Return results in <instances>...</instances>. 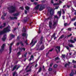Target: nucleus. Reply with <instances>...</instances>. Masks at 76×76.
I'll list each match as a JSON object with an SVG mask.
<instances>
[{
  "instance_id": "f257e3e1",
  "label": "nucleus",
  "mask_w": 76,
  "mask_h": 76,
  "mask_svg": "<svg viewBox=\"0 0 76 76\" xmlns=\"http://www.w3.org/2000/svg\"><path fill=\"white\" fill-rule=\"evenodd\" d=\"M53 21L51 20L49 22V26L50 28H51V27L53 28H56V26L57 25L58 21L57 20H54L53 23Z\"/></svg>"
},
{
  "instance_id": "f03ea898",
  "label": "nucleus",
  "mask_w": 76,
  "mask_h": 76,
  "mask_svg": "<svg viewBox=\"0 0 76 76\" xmlns=\"http://www.w3.org/2000/svg\"><path fill=\"white\" fill-rule=\"evenodd\" d=\"M9 31H10V27L9 26H8L6 28L4 29V31H0V35H2L3 34H4L5 32H9Z\"/></svg>"
},
{
  "instance_id": "7ed1b4c3",
  "label": "nucleus",
  "mask_w": 76,
  "mask_h": 76,
  "mask_svg": "<svg viewBox=\"0 0 76 76\" xmlns=\"http://www.w3.org/2000/svg\"><path fill=\"white\" fill-rule=\"evenodd\" d=\"M44 6L41 4H38L37 6L35 7V10H38V9H39V10L40 11H41V10H42L43 9H44Z\"/></svg>"
},
{
  "instance_id": "20e7f679",
  "label": "nucleus",
  "mask_w": 76,
  "mask_h": 76,
  "mask_svg": "<svg viewBox=\"0 0 76 76\" xmlns=\"http://www.w3.org/2000/svg\"><path fill=\"white\" fill-rule=\"evenodd\" d=\"M8 9L10 10L9 11V12L10 13H13V12H15L16 10V7L13 6L8 7Z\"/></svg>"
},
{
  "instance_id": "39448f33",
  "label": "nucleus",
  "mask_w": 76,
  "mask_h": 76,
  "mask_svg": "<svg viewBox=\"0 0 76 76\" xmlns=\"http://www.w3.org/2000/svg\"><path fill=\"white\" fill-rule=\"evenodd\" d=\"M37 42V39H33L31 42L30 43V45H32V46L31 47H33L34 45L35 44H36V42Z\"/></svg>"
},
{
  "instance_id": "423d86ee",
  "label": "nucleus",
  "mask_w": 76,
  "mask_h": 76,
  "mask_svg": "<svg viewBox=\"0 0 76 76\" xmlns=\"http://www.w3.org/2000/svg\"><path fill=\"white\" fill-rule=\"evenodd\" d=\"M42 40H43V37H41V38L40 39V41L37 44V45L36 46V48H39V44L40 45V44H42Z\"/></svg>"
},
{
  "instance_id": "0eeeda50",
  "label": "nucleus",
  "mask_w": 76,
  "mask_h": 76,
  "mask_svg": "<svg viewBox=\"0 0 76 76\" xmlns=\"http://www.w3.org/2000/svg\"><path fill=\"white\" fill-rule=\"evenodd\" d=\"M56 51V52L58 53V51L59 52H60V47L59 46H56L55 49Z\"/></svg>"
},
{
  "instance_id": "6e6552de",
  "label": "nucleus",
  "mask_w": 76,
  "mask_h": 76,
  "mask_svg": "<svg viewBox=\"0 0 76 76\" xmlns=\"http://www.w3.org/2000/svg\"><path fill=\"white\" fill-rule=\"evenodd\" d=\"M5 46V44H4L1 47V49L0 50V52H2V51H4V46Z\"/></svg>"
},
{
  "instance_id": "1a4fd4ad",
  "label": "nucleus",
  "mask_w": 76,
  "mask_h": 76,
  "mask_svg": "<svg viewBox=\"0 0 76 76\" xmlns=\"http://www.w3.org/2000/svg\"><path fill=\"white\" fill-rule=\"evenodd\" d=\"M13 44V43L12 42L10 45V47H9V49L10 50V53L12 52V46Z\"/></svg>"
},
{
  "instance_id": "9d476101",
  "label": "nucleus",
  "mask_w": 76,
  "mask_h": 76,
  "mask_svg": "<svg viewBox=\"0 0 76 76\" xmlns=\"http://www.w3.org/2000/svg\"><path fill=\"white\" fill-rule=\"evenodd\" d=\"M74 40H73L72 39H70L69 40H68V42H71V43H75V41H76V39L75 38L74 39Z\"/></svg>"
},
{
  "instance_id": "9b49d317",
  "label": "nucleus",
  "mask_w": 76,
  "mask_h": 76,
  "mask_svg": "<svg viewBox=\"0 0 76 76\" xmlns=\"http://www.w3.org/2000/svg\"><path fill=\"white\" fill-rule=\"evenodd\" d=\"M3 13L4 15H2L1 19H2V20H4V16H6V13H4V11L3 12Z\"/></svg>"
},
{
  "instance_id": "f8f14e48",
  "label": "nucleus",
  "mask_w": 76,
  "mask_h": 76,
  "mask_svg": "<svg viewBox=\"0 0 76 76\" xmlns=\"http://www.w3.org/2000/svg\"><path fill=\"white\" fill-rule=\"evenodd\" d=\"M6 39V35L5 34L4 35L3 37L2 38V40L3 41H4Z\"/></svg>"
},
{
  "instance_id": "ddd939ff",
  "label": "nucleus",
  "mask_w": 76,
  "mask_h": 76,
  "mask_svg": "<svg viewBox=\"0 0 76 76\" xmlns=\"http://www.w3.org/2000/svg\"><path fill=\"white\" fill-rule=\"evenodd\" d=\"M29 18L27 17H25L24 18V22H26L28 20H29Z\"/></svg>"
},
{
  "instance_id": "4468645a",
  "label": "nucleus",
  "mask_w": 76,
  "mask_h": 76,
  "mask_svg": "<svg viewBox=\"0 0 76 76\" xmlns=\"http://www.w3.org/2000/svg\"><path fill=\"white\" fill-rule=\"evenodd\" d=\"M50 15H53L54 14V10H53L52 9H51L50 11Z\"/></svg>"
},
{
  "instance_id": "2eb2a0df",
  "label": "nucleus",
  "mask_w": 76,
  "mask_h": 76,
  "mask_svg": "<svg viewBox=\"0 0 76 76\" xmlns=\"http://www.w3.org/2000/svg\"><path fill=\"white\" fill-rule=\"evenodd\" d=\"M14 37H15V35L11 34H10V40H11V39H12L13 38H14Z\"/></svg>"
},
{
  "instance_id": "dca6fc26",
  "label": "nucleus",
  "mask_w": 76,
  "mask_h": 76,
  "mask_svg": "<svg viewBox=\"0 0 76 76\" xmlns=\"http://www.w3.org/2000/svg\"><path fill=\"white\" fill-rule=\"evenodd\" d=\"M57 14L59 15V18H60L61 15V10L60 11L58 12Z\"/></svg>"
},
{
  "instance_id": "f3484780",
  "label": "nucleus",
  "mask_w": 76,
  "mask_h": 76,
  "mask_svg": "<svg viewBox=\"0 0 76 76\" xmlns=\"http://www.w3.org/2000/svg\"><path fill=\"white\" fill-rule=\"evenodd\" d=\"M10 19L13 20V19H18V18L16 17H10Z\"/></svg>"
},
{
  "instance_id": "a211bd4d",
  "label": "nucleus",
  "mask_w": 76,
  "mask_h": 76,
  "mask_svg": "<svg viewBox=\"0 0 76 76\" xmlns=\"http://www.w3.org/2000/svg\"><path fill=\"white\" fill-rule=\"evenodd\" d=\"M3 26H0V28L1 29L3 28L5 26H6V23H4L3 24Z\"/></svg>"
},
{
  "instance_id": "6ab92c4d",
  "label": "nucleus",
  "mask_w": 76,
  "mask_h": 76,
  "mask_svg": "<svg viewBox=\"0 0 76 76\" xmlns=\"http://www.w3.org/2000/svg\"><path fill=\"white\" fill-rule=\"evenodd\" d=\"M13 76H18V73H16V72H14L13 74Z\"/></svg>"
},
{
  "instance_id": "aec40b11",
  "label": "nucleus",
  "mask_w": 76,
  "mask_h": 76,
  "mask_svg": "<svg viewBox=\"0 0 76 76\" xmlns=\"http://www.w3.org/2000/svg\"><path fill=\"white\" fill-rule=\"evenodd\" d=\"M58 19V17L57 16V15H56L54 16V20H55V19Z\"/></svg>"
},
{
  "instance_id": "412c9836",
  "label": "nucleus",
  "mask_w": 76,
  "mask_h": 76,
  "mask_svg": "<svg viewBox=\"0 0 76 76\" xmlns=\"http://www.w3.org/2000/svg\"><path fill=\"white\" fill-rule=\"evenodd\" d=\"M43 49H44V45H42L41 48H40V50H43Z\"/></svg>"
},
{
  "instance_id": "4be33fe9",
  "label": "nucleus",
  "mask_w": 76,
  "mask_h": 76,
  "mask_svg": "<svg viewBox=\"0 0 76 76\" xmlns=\"http://www.w3.org/2000/svg\"><path fill=\"white\" fill-rule=\"evenodd\" d=\"M18 67V65H15V66L13 67V69L12 70V71H13V70H15V69H16V67Z\"/></svg>"
},
{
  "instance_id": "5701e85b",
  "label": "nucleus",
  "mask_w": 76,
  "mask_h": 76,
  "mask_svg": "<svg viewBox=\"0 0 76 76\" xmlns=\"http://www.w3.org/2000/svg\"><path fill=\"white\" fill-rule=\"evenodd\" d=\"M74 75H75V73L73 72H72L70 74V76H73Z\"/></svg>"
},
{
  "instance_id": "b1692460",
  "label": "nucleus",
  "mask_w": 76,
  "mask_h": 76,
  "mask_svg": "<svg viewBox=\"0 0 76 76\" xmlns=\"http://www.w3.org/2000/svg\"><path fill=\"white\" fill-rule=\"evenodd\" d=\"M19 50H20V51H22V50H23V51L25 50V48H19Z\"/></svg>"
},
{
  "instance_id": "393cba45",
  "label": "nucleus",
  "mask_w": 76,
  "mask_h": 76,
  "mask_svg": "<svg viewBox=\"0 0 76 76\" xmlns=\"http://www.w3.org/2000/svg\"><path fill=\"white\" fill-rule=\"evenodd\" d=\"M28 34L26 33H23L22 34L23 37H25L26 36H27Z\"/></svg>"
},
{
  "instance_id": "a878e982",
  "label": "nucleus",
  "mask_w": 76,
  "mask_h": 76,
  "mask_svg": "<svg viewBox=\"0 0 76 76\" xmlns=\"http://www.w3.org/2000/svg\"><path fill=\"white\" fill-rule=\"evenodd\" d=\"M13 16H17L19 15V13H17L15 14H13Z\"/></svg>"
},
{
  "instance_id": "bb28decb",
  "label": "nucleus",
  "mask_w": 76,
  "mask_h": 76,
  "mask_svg": "<svg viewBox=\"0 0 76 76\" xmlns=\"http://www.w3.org/2000/svg\"><path fill=\"white\" fill-rule=\"evenodd\" d=\"M68 64H66L65 65V67H67V66H69L70 64V62H68Z\"/></svg>"
},
{
  "instance_id": "cd10ccee",
  "label": "nucleus",
  "mask_w": 76,
  "mask_h": 76,
  "mask_svg": "<svg viewBox=\"0 0 76 76\" xmlns=\"http://www.w3.org/2000/svg\"><path fill=\"white\" fill-rule=\"evenodd\" d=\"M23 32H26V30L25 29V28L23 27Z\"/></svg>"
},
{
  "instance_id": "c85d7f7f",
  "label": "nucleus",
  "mask_w": 76,
  "mask_h": 76,
  "mask_svg": "<svg viewBox=\"0 0 76 76\" xmlns=\"http://www.w3.org/2000/svg\"><path fill=\"white\" fill-rule=\"evenodd\" d=\"M62 58L64 60V59L65 58V55H62Z\"/></svg>"
},
{
  "instance_id": "c756f323",
  "label": "nucleus",
  "mask_w": 76,
  "mask_h": 76,
  "mask_svg": "<svg viewBox=\"0 0 76 76\" xmlns=\"http://www.w3.org/2000/svg\"><path fill=\"white\" fill-rule=\"evenodd\" d=\"M68 45L69 47H74L73 45L72 44H70Z\"/></svg>"
},
{
  "instance_id": "7c9ffc66",
  "label": "nucleus",
  "mask_w": 76,
  "mask_h": 76,
  "mask_svg": "<svg viewBox=\"0 0 76 76\" xmlns=\"http://www.w3.org/2000/svg\"><path fill=\"white\" fill-rule=\"evenodd\" d=\"M48 19L51 20H52V19H53V18H52V17H49L48 19H47L46 20H48Z\"/></svg>"
},
{
  "instance_id": "2f4dec72",
  "label": "nucleus",
  "mask_w": 76,
  "mask_h": 76,
  "mask_svg": "<svg viewBox=\"0 0 76 76\" xmlns=\"http://www.w3.org/2000/svg\"><path fill=\"white\" fill-rule=\"evenodd\" d=\"M70 24V23H69V24L67 23H64V26H67V25H69Z\"/></svg>"
},
{
  "instance_id": "473e14b6",
  "label": "nucleus",
  "mask_w": 76,
  "mask_h": 76,
  "mask_svg": "<svg viewBox=\"0 0 76 76\" xmlns=\"http://www.w3.org/2000/svg\"><path fill=\"white\" fill-rule=\"evenodd\" d=\"M25 9H26V10H29V7L26 6L25 7Z\"/></svg>"
},
{
  "instance_id": "72a5a7b5",
  "label": "nucleus",
  "mask_w": 76,
  "mask_h": 76,
  "mask_svg": "<svg viewBox=\"0 0 76 76\" xmlns=\"http://www.w3.org/2000/svg\"><path fill=\"white\" fill-rule=\"evenodd\" d=\"M63 37H64V35H62V36H61V37H60L59 38V39H61V38H63Z\"/></svg>"
},
{
  "instance_id": "f704fd0d",
  "label": "nucleus",
  "mask_w": 76,
  "mask_h": 76,
  "mask_svg": "<svg viewBox=\"0 0 76 76\" xmlns=\"http://www.w3.org/2000/svg\"><path fill=\"white\" fill-rule=\"evenodd\" d=\"M62 14L63 15H64V13H65V12H64V10H63V9H62Z\"/></svg>"
},
{
  "instance_id": "c9c22d12",
  "label": "nucleus",
  "mask_w": 76,
  "mask_h": 76,
  "mask_svg": "<svg viewBox=\"0 0 76 76\" xmlns=\"http://www.w3.org/2000/svg\"><path fill=\"white\" fill-rule=\"evenodd\" d=\"M20 9H21V10H23V7H20Z\"/></svg>"
},
{
  "instance_id": "e433bc0d",
  "label": "nucleus",
  "mask_w": 76,
  "mask_h": 76,
  "mask_svg": "<svg viewBox=\"0 0 76 76\" xmlns=\"http://www.w3.org/2000/svg\"><path fill=\"white\" fill-rule=\"evenodd\" d=\"M76 20V18H74L72 20V21H74V20Z\"/></svg>"
},
{
  "instance_id": "4c0bfd02",
  "label": "nucleus",
  "mask_w": 76,
  "mask_h": 76,
  "mask_svg": "<svg viewBox=\"0 0 76 76\" xmlns=\"http://www.w3.org/2000/svg\"><path fill=\"white\" fill-rule=\"evenodd\" d=\"M57 67V65L55 64L54 66V67L55 68H56Z\"/></svg>"
},
{
  "instance_id": "58836bf2",
  "label": "nucleus",
  "mask_w": 76,
  "mask_h": 76,
  "mask_svg": "<svg viewBox=\"0 0 76 76\" xmlns=\"http://www.w3.org/2000/svg\"><path fill=\"white\" fill-rule=\"evenodd\" d=\"M42 69H41V68H40L39 70V72H40L41 71V70Z\"/></svg>"
},
{
  "instance_id": "ea45409f",
  "label": "nucleus",
  "mask_w": 76,
  "mask_h": 76,
  "mask_svg": "<svg viewBox=\"0 0 76 76\" xmlns=\"http://www.w3.org/2000/svg\"><path fill=\"white\" fill-rule=\"evenodd\" d=\"M59 4H57L55 3L53 4V6H55V5H58Z\"/></svg>"
},
{
  "instance_id": "a19ab883",
  "label": "nucleus",
  "mask_w": 76,
  "mask_h": 76,
  "mask_svg": "<svg viewBox=\"0 0 76 76\" xmlns=\"http://www.w3.org/2000/svg\"><path fill=\"white\" fill-rule=\"evenodd\" d=\"M49 70L50 71H52V69L49 68Z\"/></svg>"
},
{
  "instance_id": "79ce46f5",
  "label": "nucleus",
  "mask_w": 76,
  "mask_h": 76,
  "mask_svg": "<svg viewBox=\"0 0 76 76\" xmlns=\"http://www.w3.org/2000/svg\"><path fill=\"white\" fill-rule=\"evenodd\" d=\"M72 29H71V28H69L68 29V31H71Z\"/></svg>"
},
{
  "instance_id": "37998d69",
  "label": "nucleus",
  "mask_w": 76,
  "mask_h": 76,
  "mask_svg": "<svg viewBox=\"0 0 76 76\" xmlns=\"http://www.w3.org/2000/svg\"><path fill=\"white\" fill-rule=\"evenodd\" d=\"M31 69H30L29 70H28L27 71V72H31Z\"/></svg>"
},
{
  "instance_id": "c03bdc74",
  "label": "nucleus",
  "mask_w": 76,
  "mask_h": 76,
  "mask_svg": "<svg viewBox=\"0 0 76 76\" xmlns=\"http://www.w3.org/2000/svg\"><path fill=\"white\" fill-rule=\"evenodd\" d=\"M65 47L67 49V50H69V48L67 46H66Z\"/></svg>"
},
{
  "instance_id": "a18cd8bd",
  "label": "nucleus",
  "mask_w": 76,
  "mask_h": 76,
  "mask_svg": "<svg viewBox=\"0 0 76 76\" xmlns=\"http://www.w3.org/2000/svg\"><path fill=\"white\" fill-rule=\"evenodd\" d=\"M27 41H28V40L26 39V41L25 42L26 43V45H28V43H26V42H27Z\"/></svg>"
},
{
  "instance_id": "49530a36",
  "label": "nucleus",
  "mask_w": 76,
  "mask_h": 76,
  "mask_svg": "<svg viewBox=\"0 0 76 76\" xmlns=\"http://www.w3.org/2000/svg\"><path fill=\"white\" fill-rule=\"evenodd\" d=\"M20 44H21V45L22 46H23V43H22V42H21L20 43Z\"/></svg>"
},
{
  "instance_id": "de8ad7c7",
  "label": "nucleus",
  "mask_w": 76,
  "mask_h": 76,
  "mask_svg": "<svg viewBox=\"0 0 76 76\" xmlns=\"http://www.w3.org/2000/svg\"><path fill=\"white\" fill-rule=\"evenodd\" d=\"M17 54L18 55H20V52H18V53H17Z\"/></svg>"
},
{
  "instance_id": "09e8293b",
  "label": "nucleus",
  "mask_w": 76,
  "mask_h": 76,
  "mask_svg": "<svg viewBox=\"0 0 76 76\" xmlns=\"http://www.w3.org/2000/svg\"><path fill=\"white\" fill-rule=\"evenodd\" d=\"M72 12H74V11H75V9L73 8H72Z\"/></svg>"
},
{
  "instance_id": "8fccbe9b",
  "label": "nucleus",
  "mask_w": 76,
  "mask_h": 76,
  "mask_svg": "<svg viewBox=\"0 0 76 76\" xmlns=\"http://www.w3.org/2000/svg\"><path fill=\"white\" fill-rule=\"evenodd\" d=\"M72 34H71L70 35H68V37H70V36H72Z\"/></svg>"
},
{
  "instance_id": "3c124183",
  "label": "nucleus",
  "mask_w": 76,
  "mask_h": 76,
  "mask_svg": "<svg viewBox=\"0 0 76 76\" xmlns=\"http://www.w3.org/2000/svg\"><path fill=\"white\" fill-rule=\"evenodd\" d=\"M39 31L38 32V33L39 34L41 32V31H40V27H39Z\"/></svg>"
},
{
  "instance_id": "603ef678",
  "label": "nucleus",
  "mask_w": 76,
  "mask_h": 76,
  "mask_svg": "<svg viewBox=\"0 0 76 76\" xmlns=\"http://www.w3.org/2000/svg\"><path fill=\"white\" fill-rule=\"evenodd\" d=\"M25 13H26V14H27L28 13V12H27V11L25 10Z\"/></svg>"
},
{
  "instance_id": "864d4df0",
  "label": "nucleus",
  "mask_w": 76,
  "mask_h": 76,
  "mask_svg": "<svg viewBox=\"0 0 76 76\" xmlns=\"http://www.w3.org/2000/svg\"><path fill=\"white\" fill-rule=\"evenodd\" d=\"M27 54H28V53H26V54L24 55L25 57H26V55Z\"/></svg>"
},
{
  "instance_id": "5fc2aeb1",
  "label": "nucleus",
  "mask_w": 76,
  "mask_h": 76,
  "mask_svg": "<svg viewBox=\"0 0 76 76\" xmlns=\"http://www.w3.org/2000/svg\"><path fill=\"white\" fill-rule=\"evenodd\" d=\"M51 3H54V2L53 1V0H51Z\"/></svg>"
},
{
  "instance_id": "6e6d98bb",
  "label": "nucleus",
  "mask_w": 76,
  "mask_h": 76,
  "mask_svg": "<svg viewBox=\"0 0 76 76\" xmlns=\"http://www.w3.org/2000/svg\"><path fill=\"white\" fill-rule=\"evenodd\" d=\"M59 59V58H58V57H57L55 58L56 60H58V59Z\"/></svg>"
},
{
  "instance_id": "4d7b16f0",
  "label": "nucleus",
  "mask_w": 76,
  "mask_h": 76,
  "mask_svg": "<svg viewBox=\"0 0 76 76\" xmlns=\"http://www.w3.org/2000/svg\"><path fill=\"white\" fill-rule=\"evenodd\" d=\"M34 4H35V5H37V2H34Z\"/></svg>"
},
{
  "instance_id": "13d9d810",
  "label": "nucleus",
  "mask_w": 76,
  "mask_h": 76,
  "mask_svg": "<svg viewBox=\"0 0 76 76\" xmlns=\"http://www.w3.org/2000/svg\"><path fill=\"white\" fill-rule=\"evenodd\" d=\"M53 50H54V49L53 48H52L51 50H49V51H52Z\"/></svg>"
},
{
  "instance_id": "bf43d9fd",
  "label": "nucleus",
  "mask_w": 76,
  "mask_h": 76,
  "mask_svg": "<svg viewBox=\"0 0 76 76\" xmlns=\"http://www.w3.org/2000/svg\"><path fill=\"white\" fill-rule=\"evenodd\" d=\"M62 18H63V19L64 20V18H65V17L64 15H63L62 16Z\"/></svg>"
},
{
  "instance_id": "052dcab7",
  "label": "nucleus",
  "mask_w": 76,
  "mask_h": 76,
  "mask_svg": "<svg viewBox=\"0 0 76 76\" xmlns=\"http://www.w3.org/2000/svg\"><path fill=\"white\" fill-rule=\"evenodd\" d=\"M56 9H58V7H56Z\"/></svg>"
},
{
  "instance_id": "680f3d73",
  "label": "nucleus",
  "mask_w": 76,
  "mask_h": 76,
  "mask_svg": "<svg viewBox=\"0 0 76 76\" xmlns=\"http://www.w3.org/2000/svg\"><path fill=\"white\" fill-rule=\"evenodd\" d=\"M59 4H60L61 3H62V2H61V1H59Z\"/></svg>"
},
{
  "instance_id": "e2e57ef3",
  "label": "nucleus",
  "mask_w": 76,
  "mask_h": 76,
  "mask_svg": "<svg viewBox=\"0 0 76 76\" xmlns=\"http://www.w3.org/2000/svg\"><path fill=\"white\" fill-rule=\"evenodd\" d=\"M74 25H75V26H76V22L74 24Z\"/></svg>"
},
{
  "instance_id": "0e129e2a",
  "label": "nucleus",
  "mask_w": 76,
  "mask_h": 76,
  "mask_svg": "<svg viewBox=\"0 0 76 76\" xmlns=\"http://www.w3.org/2000/svg\"><path fill=\"white\" fill-rule=\"evenodd\" d=\"M20 43L19 42H18L17 43L16 45H18Z\"/></svg>"
},
{
  "instance_id": "69168bd1",
  "label": "nucleus",
  "mask_w": 76,
  "mask_h": 76,
  "mask_svg": "<svg viewBox=\"0 0 76 76\" xmlns=\"http://www.w3.org/2000/svg\"><path fill=\"white\" fill-rule=\"evenodd\" d=\"M37 66H38V65L37 64H36L35 66V67H37Z\"/></svg>"
},
{
  "instance_id": "338daca9",
  "label": "nucleus",
  "mask_w": 76,
  "mask_h": 76,
  "mask_svg": "<svg viewBox=\"0 0 76 76\" xmlns=\"http://www.w3.org/2000/svg\"><path fill=\"white\" fill-rule=\"evenodd\" d=\"M72 63H75V61L74 60H73L72 61Z\"/></svg>"
},
{
  "instance_id": "774afa93",
  "label": "nucleus",
  "mask_w": 76,
  "mask_h": 76,
  "mask_svg": "<svg viewBox=\"0 0 76 76\" xmlns=\"http://www.w3.org/2000/svg\"><path fill=\"white\" fill-rule=\"evenodd\" d=\"M75 75H76V70L75 71V72L74 73Z\"/></svg>"
}]
</instances>
